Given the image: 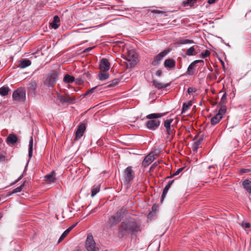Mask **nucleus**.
Returning a JSON list of instances; mask_svg holds the SVG:
<instances>
[{"instance_id":"obj_51","label":"nucleus","mask_w":251,"mask_h":251,"mask_svg":"<svg viewBox=\"0 0 251 251\" xmlns=\"http://www.w3.org/2000/svg\"><path fill=\"white\" fill-rule=\"evenodd\" d=\"M155 74L157 76H161L162 75V72L161 70H158L156 72Z\"/></svg>"},{"instance_id":"obj_28","label":"nucleus","mask_w":251,"mask_h":251,"mask_svg":"<svg viewBox=\"0 0 251 251\" xmlns=\"http://www.w3.org/2000/svg\"><path fill=\"white\" fill-rule=\"evenodd\" d=\"M185 54L187 56H193L197 54V52L194 46L191 47L186 50Z\"/></svg>"},{"instance_id":"obj_60","label":"nucleus","mask_w":251,"mask_h":251,"mask_svg":"<svg viewBox=\"0 0 251 251\" xmlns=\"http://www.w3.org/2000/svg\"><path fill=\"white\" fill-rule=\"evenodd\" d=\"M221 63H222L223 68H225V65H224V62L223 61H221Z\"/></svg>"},{"instance_id":"obj_48","label":"nucleus","mask_w":251,"mask_h":251,"mask_svg":"<svg viewBox=\"0 0 251 251\" xmlns=\"http://www.w3.org/2000/svg\"><path fill=\"white\" fill-rule=\"evenodd\" d=\"M159 164V162H154L151 167L150 170H153Z\"/></svg>"},{"instance_id":"obj_34","label":"nucleus","mask_w":251,"mask_h":251,"mask_svg":"<svg viewBox=\"0 0 251 251\" xmlns=\"http://www.w3.org/2000/svg\"><path fill=\"white\" fill-rule=\"evenodd\" d=\"M192 102L191 101H189L187 102H184L183 103L182 108V113L185 112L188 108L192 105Z\"/></svg>"},{"instance_id":"obj_59","label":"nucleus","mask_w":251,"mask_h":251,"mask_svg":"<svg viewBox=\"0 0 251 251\" xmlns=\"http://www.w3.org/2000/svg\"><path fill=\"white\" fill-rule=\"evenodd\" d=\"M174 176H173V175H170L169 176H168L167 177H166V179H168V178H171L172 177H173Z\"/></svg>"},{"instance_id":"obj_58","label":"nucleus","mask_w":251,"mask_h":251,"mask_svg":"<svg viewBox=\"0 0 251 251\" xmlns=\"http://www.w3.org/2000/svg\"><path fill=\"white\" fill-rule=\"evenodd\" d=\"M24 177V175H21L17 179V181H20L23 177Z\"/></svg>"},{"instance_id":"obj_22","label":"nucleus","mask_w":251,"mask_h":251,"mask_svg":"<svg viewBox=\"0 0 251 251\" xmlns=\"http://www.w3.org/2000/svg\"><path fill=\"white\" fill-rule=\"evenodd\" d=\"M223 118L220 114H216L214 116L212 117L210 120L211 124L213 126H215L221 121Z\"/></svg>"},{"instance_id":"obj_63","label":"nucleus","mask_w":251,"mask_h":251,"mask_svg":"<svg viewBox=\"0 0 251 251\" xmlns=\"http://www.w3.org/2000/svg\"><path fill=\"white\" fill-rule=\"evenodd\" d=\"M2 142V140L0 138V143H1Z\"/></svg>"},{"instance_id":"obj_21","label":"nucleus","mask_w":251,"mask_h":251,"mask_svg":"<svg viewBox=\"0 0 251 251\" xmlns=\"http://www.w3.org/2000/svg\"><path fill=\"white\" fill-rule=\"evenodd\" d=\"M51 26L54 29H57L60 25V18L57 15L53 17V21L50 23Z\"/></svg>"},{"instance_id":"obj_29","label":"nucleus","mask_w":251,"mask_h":251,"mask_svg":"<svg viewBox=\"0 0 251 251\" xmlns=\"http://www.w3.org/2000/svg\"><path fill=\"white\" fill-rule=\"evenodd\" d=\"M9 88L7 86H2L0 88V95L2 96H5L8 94Z\"/></svg>"},{"instance_id":"obj_37","label":"nucleus","mask_w":251,"mask_h":251,"mask_svg":"<svg viewBox=\"0 0 251 251\" xmlns=\"http://www.w3.org/2000/svg\"><path fill=\"white\" fill-rule=\"evenodd\" d=\"M226 106L225 105H222L221 108L218 111V112L217 114H220V115L222 116V117H223L224 115L226 113Z\"/></svg>"},{"instance_id":"obj_32","label":"nucleus","mask_w":251,"mask_h":251,"mask_svg":"<svg viewBox=\"0 0 251 251\" xmlns=\"http://www.w3.org/2000/svg\"><path fill=\"white\" fill-rule=\"evenodd\" d=\"M100 189V185H94L91 191V197L95 196L99 191Z\"/></svg>"},{"instance_id":"obj_64","label":"nucleus","mask_w":251,"mask_h":251,"mask_svg":"<svg viewBox=\"0 0 251 251\" xmlns=\"http://www.w3.org/2000/svg\"><path fill=\"white\" fill-rule=\"evenodd\" d=\"M212 167H213V166H209L208 167V168H209V169H210V168H212Z\"/></svg>"},{"instance_id":"obj_61","label":"nucleus","mask_w":251,"mask_h":251,"mask_svg":"<svg viewBox=\"0 0 251 251\" xmlns=\"http://www.w3.org/2000/svg\"><path fill=\"white\" fill-rule=\"evenodd\" d=\"M19 181H17V179H16V180H15V181L13 183V184H16V183H17Z\"/></svg>"},{"instance_id":"obj_56","label":"nucleus","mask_w":251,"mask_h":251,"mask_svg":"<svg viewBox=\"0 0 251 251\" xmlns=\"http://www.w3.org/2000/svg\"><path fill=\"white\" fill-rule=\"evenodd\" d=\"M97 207H96L94 208L93 209H92V210L90 211V213H89V214H91V213H94V212H96V211H97Z\"/></svg>"},{"instance_id":"obj_62","label":"nucleus","mask_w":251,"mask_h":251,"mask_svg":"<svg viewBox=\"0 0 251 251\" xmlns=\"http://www.w3.org/2000/svg\"><path fill=\"white\" fill-rule=\"evenodd\" d=\"M2 215L1 213H0V220L1 219V218H2Z\"/></svg>"},{"instance_id":"obj_35","label":"nucleus","mask_w":251,"mask_h":251,"mask_svg":"<svg viewBox=\"0 0 251 251\" xmlns=\"http://www.w3.org/2000/svg\"><path fill=\"white\" fill-rule=\"evenodd\" d=\"M202 140V138H200L198 140L196 141L193 145V150L194 151H197L199 148V146L201 144V141Z\"/></svg>"},{"instance_id":"obj_42","label":"nucleus","mask_w":251,"mask_h":251,"mask_svg":"<svg viewBox=\"0 0 251 251\" xmlns=\"http://www.w3.org/2000/svg\"><path fill=\"white\" fill-rule=\"evenodd\" d=\"M210 54V52L208 50H204L203 52H201L200 55L202 58H204L209 56Z\"/></svg>"},{"instance_id":"obj_30","label":"nucleus","mask_w":251,"mask_h":251,"mask_svg":"<svg viewBox=\"0 0 251 251\" xmlns=\"http://www.w3.org/2000/svg\"><path fill=\"white\" fill-rule=\"evenodd\" d=\"M196 65L192 62L188 66L187 70V73L189 75H193L195 74L194 68Z\"/></svg>"},{"instance_id":"obj_57","label":"nucleus","mask_w":251,"mask_h":251,"mask_svg":"<svg viewBox=\"0 0 251 251\" xmlns=\"http://www.w3.org/2000/svg\"><path fill=\"white\" fill-rule=\"evenodd\" d=\"M216 0H208V3L209 4H212L216 1Z\"/></svg>"},{"instance_id":"obj_11","label":"nucleus","mask_w":251,"mask_h":251,"mask_svg":"<svg viewBox=\"0 0 251 251\" xmlns=\"http://www.w3.org/2000/svg\"><path fill=\"white\" fill-rule=\"evenodd\" d=\"M85 129V124L84 123H80L75 132V136L74 140L76 141L79 139L83 136Z\"/></svg>"},{"instance_id":"obj_18","label":"nucleus","mask_w":251,"mask_h":251,"mask_svg":"<svg viewBox=\"0 0 251 251\" xmlns=\"http://www.w3.org/2000/svg\"><path fill=\"white\" fill-rule=\"evenodd\" d=\"M242 186L247 193H251V181L245 179L242 182Z\"/></svg>"},{"instance_id":"obj_7","label":"nucleus","mask_w":251,"mask_h":251,"mask_svg":"<svg viewBox=\"0 0 251 251\" xmlns=\"http://www.w3.org/2000/svg\"><path fill=\"white\" fill-rule=\"evenodd\" d=\"M159 153V151L155 150L151 152L149 154L146 155L142 162V166L147 167L154 160L155 155H157Z\"/></svg>"},{"instance_id":"obj_6","label":"nucleus","mask_w":251,"mask_h":251,"mask_svg":"<svg viewBox=\"0 0 251 251\" xmlns=\"http://www.w3.org/2000/svg\"><path fill=\"white\" fill-rule=\"evenodd\" d=\"M85 247L88 251H99V249L96 247L93 236L91 234L87 235L85 242Z\"/></svg>"},{"instance_id":"obj_25","label":"nucleus","mask_w":251,"mask_h":251,"mask_svg":"<svg viewBox=\"0 0 251 251\" xmlns=\"http://www.w3.org/2000/svg\"><path fill=\"white\" fill-rule=\"evenodd\" d=\"M31 61L29 59H24L20 61V64L19 67L21 68H25L31 65Z\"/></svg>"},{"instance_id":"obj_39","label":"nucleus","mask_w":251,"mask_h":251,"mask_svg":"<svg viewBox=\"0 0 251 251\" xmlns=\"http://www.w3.org/2000/svg\"><path fill=\"white\" fill-rule=\"evenodd\" d=\"M57 98L62 103H65L69 101L68 99L65 98L60 94H57Z\"/></svg>"},{"instance_id":"obj_40","label":"nucleus","mask_w":251,"mask_h":251,"mask_svg":"<svg viewBox=\"0 0 251 251\" xmlns=\"http://www.w3.org/2000/svg\"><path fill=\"white\" fill-rule=\"evenodd\" d=\"M169 189L167 188H166V187H164V189H163V193L162 194V196H161V200H160V202H162L164 199H165L168 191H169Z\"/></svg>"},{"instance_id":"obj_1","label":"nucleus","mask_w":251,"mask_h":251,"mask_svg":"<svg viewBox=\"0 0 251 251\" xmlns=\"http://www.w3.org/2000/svg\"><path fill=\"white\" fill-rule=\"evenodd\" d=\"M141 223L134 219H127L122 222L118 227V237L122 238L127 234L135 235L140 232Z\"/></svg>"},{"instance_id":"obj_54","label":"nucleus","mask_w":251,"mask_h":251,"mask_svg":"<svg viewBox=\"0 0 251 251\" xmlns=\"http://www.w3.org/2000/svg\"><path fill=\"white\" fill-rule=\"evenodd\" d=\"M204 61L202 60H196L193 62V63L196 65L197 63H203Z\"/></svg>"},{"instance_id":"obj_20","label":"nucleus","mask_w":251,"mask_h":251,"mask_svg":"<svg viewBox=\"0 0 251 251\" xmlns=\"http://www.w3.org/2000/svg\"><path fill=\"white\" fill-rule=\"evenodd\" d=\"M198 0H186L183 1L181 5L183 7L189 6L190 7H194L195 4L198 2Z\"/></svg>"},{"instance_id":"obj_15","label":"nucleus","mask_w":251,"mask_h":251,"mask_svg":"<svg viewBox=\"0 0 251 251\" xmlns=\"http://www.w3.org/2000/svg\"><path fill=\"white\" fill-rule=\"evenodd\" d=\"M152 84H153V86L156 88H157L158 89H164L170 85L169 83H163L159 82L158 80H157L156 79H153L152 80Z\"/></svg>"},{"instance_id":"obj_52","label":"nucleus","mask_w":251,"mask_h":251,"mask_svg":"<svg viewBox=\"0 0 251 251\" xmlns=\"http://www.w3.org/2000/svg\"><path fill=\"white\" fill-rule=\"evenodd\" d=\"M77 224V223H76L73 225H72L70 227L68 228V229H69V231H71Z\"/></svg>"},{"instance_id":"obj_3","label":"nucleus","mask_w":251,"mask_h":251,"mask_svg":"<svg viewBox=\"0 0 251 251\" xmlns=\"http://www.w3.org/2000/svg\"><path fill=\"white\" fill-rule=\"evenodd\" d=\"M121 212L118 211L114 214L110 216L106 223L107 228H111L117 225L122 220Z\"/></svg>"},{"instance_id":"obj_27","label":"nucleus","mask_w":251,"mask_h":251,"mask_svg":"<svg viewBox=\"0 0 251 251\" xmlns=\"http://www.w3.org/2000/svg\"><path fill=\"white\" fill-rule=\"evenodd\" d=\"M63 81L66 83H71L75 81V78L73 76L67 74L65 75Z\"/></svg>"},{"instance_id":"obj_31","label":"nucleus","mask_w":251,"mask_h":251,"mask_svg":"<svg viewBox=\"0 0 251 251\" xmlns=\"http://www.w3.org/2000/svg\"><path fill=\"white\" fill-rule=\"evenodd\" d=\"M109 75V74L106 72H102L100 71V72L99 74V77L100 80H104L108 78Z\"/></svg>"},{"instance_id":"obj_9","label":"nucleus","mask_w":251,"mask_h":251,"mask_svg":"<svg viewBox=\"0 0 251 251\" xmlns=\"http://www.w3.org/2000/svg\"><path fill=\"white\" fill-rule=\"evenodd\" d=\"M124 177L127 183L131 181L134 177V172L131 166L127 167L124 171Z\"/></svg>"},{"instance_id":"obj_24","label":"nucleus","mask_w":251,"mask_h":251,"mask_svg":"<svg viewBox=\"0 0 251 251\" xmlns=\"http://www.w3.org/2000/svg\"><path fill=\"white\" fill-rule=\"evenodd\" d=\"M90 75L89 74L87 73H84L81 77H79L75 79V83L77 84L80 85L85 81V76L88 77Z\"/></svg>"},{"instance_id":"obj_50","label":"nucleus","mask_w":251,"mask_h":251,"mask_svg":"<svg viewBox=\"0 0 251 251\" xmlns=\"http://www.w3.org/2000/svg\"><path fill=\"white\" fill-rule=\"evenodd\" d=\"M174 181V180H172L169 181L168 182V184L165 186V187L167 188L168 189H170V188L171 187V185L173 183Z\"/></svg>"},{"instance_id":"obj_14","label":"nucleus","mask_w":251,"mask_h":251,"mask_svg":"<svg viewBox=\"0 0 251 251\" xmlns=\"http://www.w3.org/2000/svg\"><path fill=\"white\" fill-rule=\"evenodd\" d=\"M18 141V138L16 134L14 133L10 134L7 137L6 142L9 145H14Z\"/></svg>"},{"instance_id":"obj_2","label":"nucleus","mask_w":251,"mask_h":251,"mask_svg":"<svg viewBox=\"0 0 251 251\" xmlns=\"http://www.w3.org/2000/svg\"><path fill=\"white\" fill-rule=\"evenodd\" d=\"M165 115V113H152L146 116L147 119L150 120L146 122V126L147 128L151 130H155L160 126V121L158 118H161Z\"/></svg>"},{"instance_id":"obj_4","label":"nucleus","mask_w":251,"mask_h":251,"mask_svg":"<svg viewBox=\"0 0 251 251\" xmlns=\"http://www.w3.org/2000/svg\"><path fill=\"white\" fill-rule=\"evenodd\" d=\"M173 121V119H167L164 122V126L166 130L167 138H170V141L173 138L175 134V126L173 125H171Z\"/></svg>"},{"instance_id":"obj_47","label":"nucleus","mask_w":251,"mask_h":251,"mask_svg":"<svg viewBox=\"0 0 251 251\" xmlns=\"http://www.w3.org/2000/svg\"><path fill=\"white\" fill-rule=\"evenodd\" d=\"M242 227L246 228H249L251 226V225L249 223H243L242 224Z\"/></svg>"},{"instance_id":"obj_43","label":"nucleus","mask_w":251,"mask_h":251,"mask_svg":"<svg viewBox=\"0 0 251 251\" xmlns=\"http://www.w3.org/2000/svg\"><path fill=\"white\" fill-rule=\"evenodd\" d=\"M97 88V87H93L91 89H88L85 93L84 95L86 96V95H88L90 94H91L92 93H93L95 90L96 89V88Z\"/></svg>"},{"instance_id":"obj_13","label":"nucleus","mask_w":251,"mask_h":251,"mask_svg":"<svg viewBox=\"0 0 251 251\" xmlns=\"http://www.w3.org/2000/svg\"><path fill=\"white\" fill-rule=\"evenodd\" d=\"M126 60L129 62L130 66L132 67L136 64L138 59L136 54L130 52L126 56Z\"/></svg>"},{"instance_id":"obj_17","label":"nucleus","mask_w":251,"mask_h":251,"mask_svg":"<svg viewBox=\"0 0 251 251\" xmlns=\"http://www.w3.org/2000/svg\"><path fill=\"white\" fill-rule=\"evenodd\" d=\"M37 87V83L35 81H31L27 87V93H35V91Z\"/></svg>"},{"instance_id":"obj_36","label":"nucleus","mask_w":251,"mask_h":251,"mask_svg":"<svg viewBox=\"0 0 251 251\" xmlns=\"http://www.w3.org/2000/svg\"><path fill=\"white\" fill-rule=\"evenodd\" d=\"M70 232L69 229H67L65 230L60 237L58 243H60L67 236Z\"/></svg>"},{"instance_id":"obj_10","label":"nucleus","mask_w":251,"mask_h":251,"mask_svg":"<svg viewBox=\"0 0 251 251\" xmlns=\"http://www.w3.org/2000/svg\"><path fill=\"white\" fill-rule=\"evenodd\" d=\"M168 52L169 51L166 50H164L163 51L160 52L153 58L151 64L153 66H158L160 63L161 61L166 55H167Z\"/></svg>"},{"instance_id":"obj_33","label":"nucleus","mask_w":251,"mask_h":251,"mask_svg":"<svg viewBox=\"0 0 251 251\" xmlns=\"http://www.w3.org/2000/svg\"><path fill=\"white\" fill-rule=\"evenodd\" d=\"M194 43V41L189 39H182L177 41V43L179 45H184L188 44H192Z\"/></svg>"},{"instance_id":"obj_12","label":"nucleus","mask_w":251,"mask_h":251,"mask_svg":"<svg viewBox=\"0 0 251 251\" xmlns=\"http://www.w3.org/2000/svg\"><path fill=\"white\" fill-rule=\"evenodd\" d=\"M110 64L106 58H102L100 63V68L101 71L107 72L110 69Z\"/></svg>"},{"instance_id":"obj_44","label":"nucleus","mask_w":251,"mask_h":251,"mask_svg":"<svg viewBox=\"0 0 251 251\" xmlns=\"http://www.w3.org/2000/svg\"><path fill=\"white\" fill-rule=\"evenodd\" d=\"M226 93H225L223 95V96L221 99L220 104H222V103L224 104L226 102Z\"/></svg>"},{"instance_id":"obj_26","label":"nucleus","mask_w":251,"mask_h":251,"mask_svg":"<svg viewBox=\"0 0 251 251\" xmlns=\"http://www.w3.org/2000/svg\"><path fill=\"white\" fill-rule=\"evenodd\" d=\"M33 144V137H32V136H31L30 138V140L29 142V145H28V157H29V159L32 156Z\"/></svg>"},{"instance_id":"obj_41","label":"nucleus","mask_w":251,"mask_h":251,"mask_svg":"<svg viewBox=\"0 0 251 251\" xmlns=\"http://www.w3.org/2000/svg\"><path fill=\"white\" fill-rule=\"evenodd\" d=\"M119 79H114L111 81V82H110L109 84H108L107 87H113V86L117 85L119 83Z\"/></svg>"},{"instance_id":"obj_45","label":"nucleus","mask_w":251,"mask_h":251,"mask_svg":"<svg viewBox=\"0 0 251 251\" xmlns=\"http://www.w3.org/2000/svg\"><path fill=\"white\" fill-rule=\"evenodd\" d=\"M7 160H8V159L5 155H4L3 154H2L1 153H0V161H7Z\"/></svg>"},{"instance_id":"obj_5","label":"nucleus","mask_w":251,"mask_h":251,"mask_svg":"<svg viewBox=\"0 0 251 251\" xmlns=\"http://www.w3.org/2000/svg\"><path fill=\"white\" fill-rule=\"evenodd\" d=\"M25 88L20 87L13 92L12 98L14 100L24 101L25 99Z\"/></svg>"},{"instance_id":"obj_19","label":"nucleus","mask_w":251,"mask_h":251,"mask_svg":"<svg viewBox=\"0 0 251 251\" xmlns=\"http://www.w3.org/2000/svg\"><path fill=\"white\" fill-rule=\"evenodd\" d=\"M55 174L54 171H52L50 174L45 176V180L48 183L54 182L56 179Z\"/></svg>"},{"instance_id":"obj_53","label":"nucleus","mask_w":251,"mask_h":251,"mask_svg":"<svg viewBox=\"0 0 251 251\" xmlns=\"http://www.w3.org/2000/svg\"><path fill=\"white\" fill-rule=\"evenodd\" d=\"M94 47H95L88 48L84 50L83 52L84 53L90 51L91 50H92Z\"/></svg>"},{"instance_id":"obj_8","label":"nucleus","mask_w":251,"mask_h":251,"mask_svg":"<svg viewBox=\"0 0 251 251\" xmlns=\"http://www.w3.org/2000/svg\"><path fill=\"white\" fill-rule=\"evenodd\" d=\"M58 76V73L56 70H52L49 74L46 80V83L49 86H52L56 82Z\"/></svg>"},{"instance_id":"obj_49","label":"nucleus","mask_w":251,"mask_h":251,"mask_svg":"<svg viewBox=\"0 0 251 251\" xmlns=\"http://www.w3.org/2000/svg\"><path fill=\"white\" fill-rule=\"evenodd\" d=\"M196 91V89L195 88L192 87H189L187 89V92L190 94L192 92H195Z\"/></svg>"},{"instance_id":"obj_38","label":"nucleus","mask_w":251,"mask_h":251,"mask_svg":"<svg viewBox=\"0 0 251 251\" xmlns=\"http://www.w3.org/2000/svg\"><path fill=\"white\" fill-rule=\"evenodd\" d=\"M24 185H25V182L21 185H20V186H19V187L14 189L12 190V191L11 192V194H14V193H16L21 192V191L22 190L24 186Z\"/></svg>"},{"instance_id":"obj_23","label":"nucleus","mask_w":251,"mask_h":251,"mask_svg":"<svg viewBox=\"0 0 251 251\" xmlns=\"http://www.w3.org/2000/svg\"><path fill=\"white\" fill-rule=\"evenodd\" d=\"M149 11H151V13H155V14H160V15H163V16H168V14H167V12H173V11H166V10H158V9H149Z\"/></svg>"},{"instance_id":"obj_16","label":"nucleus","mask_w":251,"mask_h":251,"mask_svg":"<svg viewBox=\"0 0 251 251\" xmlns=\"http://www.w3.org/2000/svg\"><path fill=\"white\" fill-rule=\"evenodd\" d=\"M176 64V61L174 59L169 58L165 60L164 65L167 69H171L175 67Z\"/></svg>"},{"instance_id":"obj_46","label":"nucleus","mask_w":251,"mask_h":251,"mask_svg":"<svg viewBox=\"0 0 251 251\" xmlns=\"http://www.w3.org/2000/svg\"><path fill=\"white\" fill-rule=\"evenodd\" d=\"M184 168L182 167L177 170V171L173 175V176L178 175L183 170Z\"/></svg>"},{"instance_id":"obj_55","label":"nucleus","mask_w":251,"mask_h":251,"mask_svg":"<svg viewBox=\"0 0 251 251\" xmlns=\"http://www.w3.org/2000/svg\"><path fill=\"white\" fill-rule=\"evenodd\" d=\"M241 173H246L249 172V170L246 169H242L240 171Z\"/></svg>"}]
</instances>
